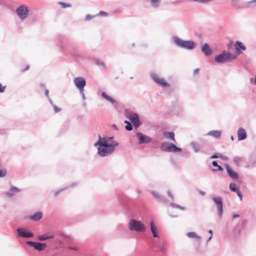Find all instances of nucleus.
<instances>
[{
    "instance_id": "nucleus-1",
    "label": "nucleus",
    "mask_w": 256,
    "mask_h": 256,
    "mask_svg": "<svg viewBox=\"0 0 256 256\" xmlns=\"http://www.w3.org/2000/svg\"><path fill=\"white\" fill-rule=\"evenodd\" d=\"M94 146H98V154L100 156H108L114 152L110 148L112 146L106 142V138H102L100 135L99 139Z\"/></svg>"
},
{
    "instance_id": "nucleus-2",
    "label": "nucleus",
    "mask_w": 256,
    "mask_h": 256,
    "mask_svg": "<svg viewBox=\"0 0 256 256\" xmlns=\"http://www.w3.org/2000/svg\"><path fill=\"white\" fill-rule=\"evenodd\" d=\"M172 40L174 44L178 48L192 50L196 47V44L192 40H184L177 36H173Z\"/></svg>"
},
{
    "instance_id": "nucleus-3",
    "label": "nucleus",
    "mask_w": 256,
    "mask_h": 256,
    "mask_svg": "<svg viewBox=\"0 0 256 256\" xmlns=\"http://www.w3.org/2000/svg\"><path fill=\"white\" fill-rule=\"evenodd\" d=\"M236 58V56L235 54H230L224 50L215 57L214 60L218 64H224L235 60Z\"/></svg>"
},
{
    "instance_id": "nucleus-4",
    "label": "nucleus",
    "mask_w": 256,
    "mask_h": 256,
    "mask_svg": "<svg viewBox=\"0 0 256 256\" xmlns=\"http://www.w3.org/2000/svg\"><path fill=\"white\" fill-rule=\"evenodd\" d=\"M128 228L130 231L136 232H144L146 230L144 224L140 221L131 219L128 222Z\"/></svg>"
},
{
    "instance_id": "nucleus-5",
    "label": "nucleus",
    "mask_w": 256,
    "mask_h": 256,
    "mask_svg": "<svg viewBox=\"0 0 256 256\" xmlns=\"http://www.w3.org/2000/svg\"><path fill=\"white\" fill-rule=\"evenodd\" d=\"M124 116L132 122L136 128H138L141 124V122L138 118V114L128 109H126L124 111Z\"/></svg>"
},
{
    "instance_id": "nucleus-6",
    "label": "nucleus",
    "mask_w": 256,
    "mask_h": 256,
    "mask_svg": "<svg viewBox=\"0 0 256 256\" xmlns=\"http://www.w3.org/2000/svg\"><path fill=\"white\" fill-rule=\"evenodd\" d=\"M160 148L162 151L166 152H176L182 151V149L181 148L176 146L172 143L168 142H164L162 143Z\"/></svg>"
},
{
    "instance_id": "nucleus-7",
    "label": "nucleus",
    "mask_w": 256,
    "mask_h": 256,
    "mask_svg": "<svg viewBox=\"0 0 256 256\" xmlns=\"http://www.w3.org/2000/svg\"><path fill=\"white\" fill-rule=\"evenodd\" d=\"M29 8L25 5H20L18 6L16 10V12L22 20H24L27 18L29 15Z\"/></svg>"
},
{
    "instance_id": "nucleus-8",
    "label": "nucleus",
    "mask_w": 256,
    "mask_h": 256,
    "mask_svg": "<svg viewBox=\"0 0 256 256\" xmlns=\"http://www.w3.org/2000/svg\"><path fill=\"white\" fill-rule=\"evenodd\" d=\"M151 78L158 86L162 88H169L170 84H168L163 78H160L154 72L150 73Z\"/></svg>"
},
{
    "instance_id": "nucleus-9",
    "label": "nucleus",
    "mask_w": 256,
    "mask_h": 256,
    "mask_svg": "<svg viewBox=\"0 0 256 256\" xmlns=\"http://www.w3.org/2000/svg\"><path fill=\"white\" fill-rule=\"evenodd\" d=\"M212 200L217 206L218 215L219 218H222L223 213V204L222 200L220 196H212Z\"/></svg>"
},
{
    "instance_id": "nucleus-10",
    "label": "nucleus",
    "mask_w": 256,
    "mask_h": 256,
    "mask_svg": "<svg viewBox=\"0 0 256 256\" xmlns=\"http://www.w3.org/2000/svg\"><path fill=\"white\" fill-rule=\"evenodd\" d=\"M136 138L138 139V144L139 145L149 144L152 142V138L150 136L142 132H138Z\"/></svg>"
},
{
    "instance_id": "nucleus-11",
    "label": "nucleus",
    "mask_w": 256,
    "mask_h": 256,
    "mask_svg": "<svg viewBox=\"0 0 256 256\" xmlns=\"http://www.w3.org/2000/svg\"><path fill=\"white\" fill-rule=\"evenodd\" d=\"M74 82L79 90H82L86 85V81L84 78L76 77L74 78Z\"/></svg>"
},
{
    "instance_id": "nucleus-12",
    "label": "nucleus",
    "mask_w": 256,
    "mask_h": 256,
    "mask_svg": "<svg viewBox=\"0 0 256 256\" xmlns=\"http://www.w3.org/2000/svg\"><path fill=\"white\" fill-rule=\"evenodd\" d=\"M26 244L34 248L38 251H41L46 248L47 246L45 243H39L36 242H33L32 241H28Z\"/></svg>"
},
{
    "instance_id": "nucleus-13",
    "label": "nucleus",
    "mask_w": 256,
    "mask_h": 256,
    "mask_svg": "<svg viewBox=\"0 0 256 256\" xmlns=\"http://www.w3.org/2000/svg\"><path fill=\"white\" fill-rule=\"evenodd\" d=\"M226 168L228 176L232 180H236L238 178V174L235 171H234L232 168L228 164H226Z\"/></svg>"
},
{
    "instance_id": "nucleus-14",
    "label": "nucleus",
    "mask_w": 256,
    "mask_h": 256,
    "mask_svg": "<svg viewBox=\"0 0 256 256\" xmlns=\"http://www.w3.org/2000/svg\"><path fill=\"white\" fill-rule=\"evenodd\" d=\"M16 232L18 236L20 238H30L34 236L32 232H25L22 228H18Z\"/></svg>"
},
{
    "instance_id": "nucleus-15",
    "label": "nucleus",
    "mask_w": 256,
    "mask_h": 256,
    "mask_svg": "<svg viewBox=\"0 0 256 256\" xmlns=\"http://www.w3.org/2000/svg\"><path fill=\"white\" fill-rule=\"evenodd\" d=\"M21 190L14 186H11L8 191L6 192L5 194L8 198H12L15 194L20 192Z\"/></svg>"
},
{
    "instance_id": "nucleus-16",
    "label": "nucleus",
    "mask_w": 256,
    "mask_h": 256,
    "mask_svg": "<svg viewBox=\"0 0 256 256\" xmlns=\"http://www.w3.org/2000/svg\"><path fill=\"white\" fill-rule=\"evenodd\" d=\"M234 47L236 53L238 55L242 53V50H246V46L241 42L240 41L236 42Z\"/></svg>"
},
{
    "instance_id": "nucleus-17",
    "label": "nucleus",
    "mask_w": 256,
    "mask_h": 256,
    "mask_svg": "<svg viewBox=\"0 0 256 256\" xmlns=\"http://www.w3.org/2000/svg\"><path fill=\"white\" fill-rule=\"evenodd\" d=\"M201 50L206 56H210L212 52L210 46L206 43L203 45L201 48Z\"/></svg>"
},
{
    "instance_id": "nucleus-18",
    "label": "nucleus",
    "mask_w": 256,
    "mask_h": 256,
    "mask_svg": "<svg viewBox=\"0 0 256 256\" xmlns=\"http://www.w3.org/2000/svg\"><path fill=\"white\" fill-rule=\"evenodd\" d=\"M238 140H244L246 138V133L244 128H240L238 130Z\"/></svg>"
},
{
    "instance_id": "nucleus-19",
    "label": "nucleus",
    "mask_w": 256,
    "mask_h": 256,
    "mask_svg": "<svg viewBox=\"0 0 256 256\" xmlns=\"http://www.w3.org/2000/svg\"><path fill=\"white\" fill-rule=\"evenodd\" d=\"M256 8V0L248 1L242 4V8Z\"/></svg>"
},
{
    "instance_id": "nucleus-20",
    "label": "nucleus",
    "mask_w": 256,
    "mask_h": 256,
    "mask_svg": "<svg viewBox=\"0 0 256 256\" xmlns=\"http://www.w3.org/2000/svg\"><path fill=\"white\" fill-rule=\"evenodd\" d=\"M42 217V214L40 212H38L30 216V219L34 222L40 220Z\"/></svg>"
},
{
    "instance_id": "nucleus-21",
    "label": "nucleus",
    "mask_w": 256,
    "mask_h": 256,
    "mask_svg": "<svg viewBox=\"0 0 256 256\" xmlns=\"http://www.w3.org/2000/svg\"><path fill=\"white\" fill-rule=\"evenodd\" d=\"M150 230L154 238H158V228L155 226L154 222L152 220L150 224Z\"/></svg>"
},
{
    "instance_id": "nucleus-22",
    "label": "nucleus",
    "mask_w": 256,
    "mask_h": 256,
    "mask_svg": "<svg viewBox=\"0 0 256 256\" xmlns=\"http://www.w3.org/2000/svg\"><path fill=\"white\" fill-rule=\"evenodd\" d=\"M221 134L222 132L220 130H211L207 134L208 136H212L215 138H220Z\"/></svg>"
},
{
    "instance_id": "nucleus-23",
    "label": "nucleus",
    "mask_w": 256,
    "mask_h": 256,
    "mask_svg": "<svg viewBox=\"0 0 256 256\" xmlns=\"http://www.w3.org/2000/svg\"><path fill=\"white\" fill-rule=\"evenodd\" d=\"M54 236V234L51 233H46L43 235L39 236L38 239L40 240L44 241L47 239L52 238Z\"/></svg>"
},
{
    "instance_id": "nucleus-24",
    "label": "nucleus",
    "mask_w": 256,
    "mask_h": 256,
    "mask_svg": "<svg viewBox=\"0 0 256 256\" xmlns=\"http://www.w3.org/2000/svg\"><path fill=\"white\" fill-rule=\"evenodd\" d=\"M164 136L168 139H170L174 142H176L174 138V132H164Z\"/></svg>"
},
{
    "instance_id": "nucleus-25",
    "label": "nucleus",
    "mask_w": 256,
    "mask_h": 256,
    "mask_svg": "<svg viewBox=\"0 0 256 256\" xmlns=\"http://www.w3.org/2000/svg\"><path fill=\"white\" fill-rule=\"evenodd\" d=\"M102 96L103 98H105L108 101L111 102L112 104H114L116 102L115 100H114V98H112V97L110 96H109L107 95L105 92H102Z\"/></svg>"
},
{
    "instance_id": "nucleus-26",
    "label": "nucleus",
    "mask_w": 256,
    "mask_h": 256,
    "mask_svg": "<svg viewBox=\"0 0 256 256\" xmlns=\"http://www.w3.org/2000/svg\"><path fill=\"white\" fill-rule=\"evenodd\" d=\"M150 193L154 197L157 198L158 200L161 202L164 201V198L162 197V196H160V194H158V192L152 191L150 192Z\"/></svg>"
},
{
    "instance_id": "nucleus-27",
    "label": "nucleus",
    "mask_w": 256,
    "mask_h": 256,
    "mask_svg": "<svg viewBox=\"0 0 256 256\" xmlns=\"http://www.w3.org/2000/svg\"><path fill=\"white\" fill-rule=\"evenodd\" d=\"M190 145L195 152H198L200 151V146L198 143L195 142H192Z\"/></svg>"
},
{
    "instance_id": "nucleus-28",
    "label": "nucleus",
    "mask_w": 256,
    "mask_h": 256,
    "mask_svg": "<svg viewBox=\"0 0 256 256\" xmlns=\"http://www.w3.org/2000/svg\"><path fill=\"white\" fill-rule=\"evenodd\" d=\"M150 4L152 8H158L160 5V0H150Z\"/></svg>"
},
{
    "instance_id": "nucleus-29",
    "label": "nucleus",
    "mask_w": 256,
    "mask_h": 256,
    "mask_svg": "<svg viewBox=\"0 0 256 256\" xmlns=\"http://www.w3.org/2000/svg\"><path fill=\"white\" fill-rule=\"evenodd\" d=\"M152 242L153 244L156 246V247L159 248H160V251L161 252H164L165 250V247L164 244L160 246V244H158V242H156V240H152Z\"/></svg>"
},
{
    "instance_id": "nucleus-30",
    "label": "nucleus",
    "mask_w": 256,
    "mask_h": 256,
    "mask_svg": "<svg viewBox=\"0 0 256 256\" xmlns=\"http://www.w3.org/2000/svg\"><path fill=\"white\" fill-rule=\"evenodd\" d=\"M186 236L190 238H196L198 240L200 239V236H198L194 232H189L186 234Z\"/></svg>"
},
{
    "instance_id": "nucleus-31",
    "label": "nucleus",
    "mask_w": 256,
    "mask_h": 256,
    "mask_svg": "<svg viewBox=\"0 0 256 256\" xmlns=\"http://www.w3.org/2000/svg\"><path fill=\"white\" fill-rule=\"evenodd\" d=\"M229 188L230 190L233 192L238 191V190L239 188L234 183H230Z\"/></svg>"
},
{
    "instance_id": "nucleus-32",
    "label": "nucleus",
    "mask_w": 256,
    "mask_h": 256,
    "mask_svg": "<svg viewBox=\"0 0 256 256\" xmlns=\"http://www.w3.org/2000/svg\"><path fill=\"white\" fill-rule=\"evenodd\" d=\"M242 228H240L239 226H236L233 230L234 234L235 236H238L240 234L241 232Z\"/></svg>"
},
{
    "instance_id": "nucleus-33",
    "label": "nucleus",
    "mask_w": 256,
    "mask_h": 256,
    "mask_svg": "<svg viewBox=\"0 0 256 256\" xmlns=\"http://www.w3.org/2000/svg\"><path fill=\"white\" fill-rule=\"evenodd\" d=\"M231 3L234 8L236 9H240L242 8V5H238L236 4V2H237L238 0H230Z\"/></svg>"
},
{
    "instance_id": "nucleus-34",
    "label": "nucleus",
    "mask_w": 256,
    "mask_h": 256,
    "mask_svg": "<svg viewBox=\"0 0 256 256\" xmlns=\"http://www.w3.org/2000/svg\"><path fill=\"white\" fill-rule=\"evenodd\" d=\"M234 162L236 164V165H238L240 162H242V158H241V157H239V156H236V157H235L234 158Z\"/></svg>"
},
{
    "instance_id": "nucleus-35",
    "label": "nucleus",
    "mask_w": 256,
    "mask_h": 256,
    "mask_svg": "<svg viewBox=\"0 0 256 256\" xmlns=\"http://www.w3.org/2000/svg\"><path fill=\"white\" fill-rule=\"evenodd\" d=\"M118 142L116 141H113L112 142V143L110 144H109V145L110 146H111L112 147H110L111 148H112V150H113V152H114V150H115V148L117 146H118Z\"/></svg>"
},
{
    "instance_id": "nucleus-36",
    "label": "nucleus",
    "mask_w": 256,
    "mask_h": 256,
    "mask_svg": "<svg viewBox=\"0 0 256 256\" xmlns=\"http://www.w3.org/2000/svg\"><path fill=\"white\" fill-rule=\"evenodd\" d=\"M170 206H172V207L174 208H178V209H180L181 210H185V208L184 207H183V206H182L180 205H178L177 204H174V203H170Z\"/></svg>"
},
{
    "instance_id": "nucleus-37",
    "label": "nucleus",
    "mask_w": 256,
    "mask_h": 256,
    "mask_svg": "<svg viewBox=\"0 0 256 256\" xmlns=\"http://www.w3.org/2000/svg\"><path fill=\"white\" fill-rule=\"evenodd\" d=\"M95 63L98 66H102L104 67V68H106V64H104V63L100 60H96L95 62Z\"/></svg>"
},
{
    "instance_id": "nucleus-38",
    "label": "nucleus",
    "mask_w": 256,
    "mask_h": 256,
    "mask_svg": "<svg viewBox=\"0 0 256 256\" xmlns=\"http://www.w3.org/2000/svg\"><path fill=\"white\" fill-rule=\"evenodd\" d=\"M58 4L60 5L62 8H66L71 6V5L70 4L64 3L63 2H59Z\"/></svg>"
},
{
    "instance_id": "nucleus-39",
    "label": "nucleus",
    "mask_w": 256,
    "mask_h": 256,
    "mask_svg": "<svg viewBox=\"0 0 256 256\" xmlns=\"http://www.w3.org/2000/svg\"><path fill=\"white\" fill-rule=\"evenodd\" d=\"M6 170L4 169L0 170V178H3L6 176Z\"/></svg>"
},
{
    "instance_id": "nucleus-40",
    "label": "nucleus",
    "mask_w": 256,
    "mask_h": 256,
    "mask_svg": "<svg viewBox=\"0 0 256 256\" xmlns=\"http://www.w3.org/2000/svg\"><path fill=\"white\" fill-rule=\"evenodd\" d=\"M125 128L128 131H130L132 129V126L131 123H129L128 125H126L125 126Z\"/></svg>"
},
{
    "instance_id": "nucleus-41",
    "label": "nucleus",
    "mask_w": 256,
    "mask_h": 256,
    "mask_svg": "<svg viewBox=\"0 0 256 256\" xmlns=\"http://www.w3.org/2000/svg\"><path fill=\"white\" fill-rule=\"evenodd\" d=\"M235 192H236L238 196L240 198V200H242V194L239 188L238 190V191Z\"/></svg>"
},
{
    "instance_id": "nucleus-42",
    "label": "nucleus",
    "mask_w": 256,
    "mask_h": 256,
    "mask_svg": "<svg viewBox=\"0 0 256 256\" xmlns=\"http://www.w3.org/2000/svg\"><path fill=\"white\" fill-rule=\"evenodd\" d=\"M235 192H236L238 196L240 198V200H242V194L239 188L238 190V191Z\"/></svg>"
},
{
    "instance_id": "nucleus-43",
    "label": "nucleus",
    "mask_w": 256,
    "mask_h": 256,
    "mask_svg": "<svg viewBox=\"0 0 256 256\" xmlns=\"http://www.w3.org/2000/svg\"><path fill=\"white\" fill-rule=\"evenodd\" d=\"M95 16H91L90 14H88L86 16V20L88 21L92 20V18H94Z\"/></svg>"
},
{
    "instance_id": "nucleus-44",
    "label": "nucleus",
    "mask_w": 256,
    "mask_h": 256,
    "mask_svg": "<svg viewBox=\"0 0 256 256\" xmlns=\"http://www.w3.org/2000/svg\"><path fill=\"white\" fill-rule=\"evenodd\" d=\"M222 158V154H214L213 155H212L210 158Z\"/></svg>"
},
{
    "instance_id": "nucleus-45",
    "label": "nucleus",
    "mask_w": 256,
    "mask_h": 256,
    "mask_svg": "<svg viewBox=\"0 0 256 256\" xmlns=\"http://www.w3.org/2000/svg\"><path fill=\"white\" fill-rule=\"evenodd\" d=\"M52 106L54 108V112L56 113L58 112L61 110V109L57 107L56 105H53Z\"/></svg>"
},
{
    "instance_id": "nucleus-46",
    "label": "nucleus",
    "mask_w": 256,
    "mask_h": 256,
    "mask_svg": "<svg viewBox=\"0 0 256 256\" xmlns=\"http://www.w3.org/2000/svg\"><path fill=\"white\" fill-rule=\"evenodd\" d=\"M68 250H74V251H78V248H76V246H68Z\"/></svg>"
},
{
    "instance_id": "nucleus-47",
    "label": "nucleus",
    "mask_w": 256,
    "mask_h": 256,
    "mask_svg": "<svg viewBox=\"0 0 256 256\" xmlns=\"http://www.w3.org/2000/svg\"><path fill=\"white\" fill-rule=\"evenodd\" d=\"M105 138H106V142H111V143H112V142H113V140H112L114 138L113 136H112V137H106Z\"/></svg>"
},
{
    "instance_id": "nucleus-48",
    "label": "nucleus",
    "mask_w": 256,
    "mask_h": 256,
    "mask_svg": "<svg viewBox=\"0 0 256 256\" xmlns=\"http://www.w3.org/2000/svg\"><path fill=\"white\" fill-rule=\"evenodd\" d=\"M6 88L5 86H2V84L0 83V93L3 92Z\"/></svg>"
},
{
    "instance_id": "nucleus-49",
    "label": "nucleus",
    "mask_w": 256,
    "mask_h": 256,
    "mask_svg": "<svg viewBox=\"0 0 256 256\" xmlns=\"http://www.w3.org/2000/svg\"><path fill=\"white\" fill-rule=\"evenodd\" d=\"M107 14H108L106 12L100 11L98 15L100 16H107Z\"/></svg>"
},
{
    "instance_id": "nucleus-50",
    "label": "nucleus",
    "mask_w": 256,
    "mask_h": 256,
    "mask_svg": "<svg viewBox=\"0 0 256 256\" xmlns=\"http://www.w3.org/2000/svg\"><path fill=\"white\" fill-rule=\"evenodd\" d=\"M168 196L172 198V200H174V196L170 190L168 191Z\"/></svg>"
},
{
    "instance_id": "nucleus-51",
    "label": "nucleus",
    "mask_w": 256,
    "mask_h": 256,
    "mask_svg": "<svg viewBox=\"0 0 256 256\" xmlns=\"http://www.w3.org/2000/svg\"><path fill=\"white\" fill-rule=\"evenodd\" d=\"M247 224V220H244L242 223V226L244 228V227Z\"/></svg>"
},
{
    "instance_id": "nucleus-52",
    "label": "nucleus",
    "mask_w": 256,
    "mask_h": 256,
    "mask_svg": "<svg viewBox=\"0 0 256 256\" xmlns=\"http://www.w3.org/2000/svg\"><path fill=\"white\" fill-rule=\"evenodd\" d=\"M80 94L82 96L83 100H85L86 98H85L84 94V90H80Z\"/></svg>"
},
{
    "instance_id": "nucleus-53",
    "label": "nucleus",
    "mask_w": 256,
    "mask_h": 256,
    "mask_svg": "<svg viewBox=\"0 0 256 256\" xmlns=\"http://www.w3.org/2000/svg\"><path fill=\"white\" fill-rule=\"evenodd\" d=\"M44 93H45V95H46V96L48 98H50V97H49V96H48L49 92H48V89H46V90H45Z\"/></svg>"
},
{
    "instance_id": "nucleus-54",
    "label": "nucleus",
    "mask_w": 256,
    "mask_h": 256,
    "mask_svg": "<svg viewBox=\"0 0 256 256\" xmlns=\"http://www.w3.org/2000/svg\"><path fill=\"white\" fill-rule=\"evenodd\" d=\"M212 165L214 166H215V167H217L218 166V164L217 163V162L216 161H214L212 162Z\"/></svg>"
},
{
    "instance_id": "nucleus-55",
    "label": "nucleus",
    "mask_w": 256,
    "mask_h": 256,
    "mask_svg": "<svg viewBox=\"0 0 256 256\" xmlns=\"http://www.w3.org/2000/svg\"><path fill=\"white\" fill-rule=\"evenodd\" d=\"M65 189H66V188H62V190H60L56 192V193H55V195L57 196L60 192L62 191L63 190H64Z\"/></svg>"
},
{
    "instance_id": "nucleus-56",
    "label": "nucleus",
    "mask_w": 256,
    "mask_h": 256,
    "mask_svg": "<svg viewBox=\"0 0 256 256\" xmlns=\"http://www.w3.org/2000/svg\"><path fill=\"white\" fill-rule=\"evenodd\" d=\"M240 216L239 214H234L232 216V218L233 219H234L236 218H239Z\"/></svg>"
},
{
    "instance_id": "nucleus-57",
    "label": "nucleus",
    "mask_w": 256,
    "mask_h": 256,
    "mask_svg": "<svg viewBox=\"0 0 256 256\" xmlns=\"http://www.w3.org/2000/svg\"><path fill=\"white\" fill-rule=\"evenodd\" d=\"M48 98V100L50 102V103L51 104V105L52 106H53V105H54V104H53V102H52V100H51V98Z\"/></svg>"
},
{
    "instance_id": "nucleus-58",
    "label": "nucleus",
    "mask_w": 256,
    "mask_h": 256,
    "mask_svg": "<svg viewBox=\"0 0 256 256\" xmlns=\"http://www.w3.org/2000/svg\"><path fill=\"white\" fill-rule=\"evenodd\" d=\"M218 168V170H220V171H222L223 170V168H222L220 166H217Z\"/></svg>"
},
{
    "instance_id": "nucleus-59",
    "label": "nucleus",
    "mask_w": 256,
    "mask_h": 256,
    "mask_svg": "<svg viewBox=\"0 0 256 256\" xmlns=\"http://www.w3.org/2000/svg\"><path fill=\"white\" fill-rule=\"evenodd\" d=\"M198 72H199V69L198 68H196V69L194 70V74H198Z\"/></svg>"
},
{
    "instance_id": "nucleus-60",
    "label": "nucleus",
    "mask_w": 256,
    "mask_h": 256,
    "mask_svg": "<svg viewBox=\"0 0 256 256\" xmlns=\"http://www.w3.org/2000/svg\"><path fill=\"white\" fill-rule=\"evenodd\" d=\"M199 193L202 196H204L206 194V192L202 190H199Z\"/></svg>"
},
{
    "instance_id": "nucleus-61",
    "label": "nucleus",
    "mask_w": 256,
    "mask_h": 256,
    "mask_svg": "<svg viewBox=\"0 0 256 256\" xmlns=\"http://www.w3.org/2000/svg\"><path fill=\"white\" fill-rule=\"evenodd\" d=\"M222 159L224 160H228V158L226 156H222V158H221Z\"/></svg>"
},
{
    "instance_id": "nucleus-62",
    "label": "nucleus",
    "mask_w": 256,
    "mask_h": 256,
    "mask_svg": "<svg viewBox=\"0 0 256 256\" xmlns=\"http://www.w3.org/2000/svg\"><path fill=\"white\" fill-rule=\"evenodd\" d=\"M208 233L210 234V236H212V230H208Z\"/></svg>"
},
{
    "instance_id": "nucleus-63",
    "label": "nucleus",
    "mask_w": 256,
    "mask_h": 256,
    "mask_svg": "<svg viewBox=\"0 0 256 256\" xmlns=\"http://www.w3.org/2000/svg\"><path fill=\"white\" fill-rule=\"evenodd\" d=\"M28 68H29V66H28L24 70H22V72H24V71H26V70H28Z\"/></svg>"
},
{
    "instance_id": "nucleus-64",
    "label": "nucleus",
    "mask_w": 256,
    "mask_h": 256,
    "mask_svg": "<svg viewBox=\"0 0 256 256\" xmlns=\"http://www.w3.org/2000/svg\"><path fill=\"white\" fill-rule=\"evenodd\" d=\"M124 122V123H125L126 124V125H128V124H129V123H130V122H128V120H126Z\"/></svg>"
}]
</instances>
